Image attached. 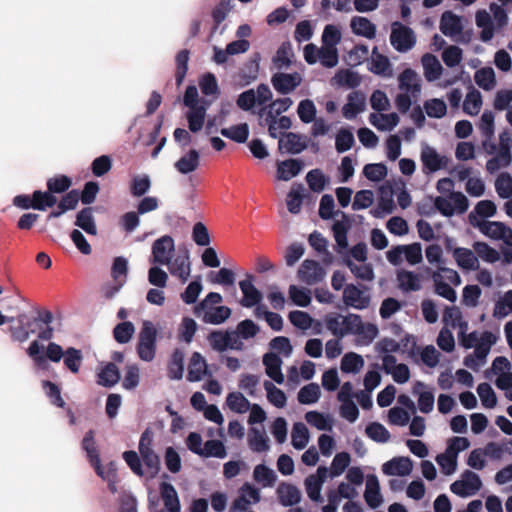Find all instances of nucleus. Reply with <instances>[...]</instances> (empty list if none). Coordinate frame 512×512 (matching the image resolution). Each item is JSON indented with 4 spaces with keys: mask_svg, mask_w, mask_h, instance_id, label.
I'll use <instances>...</instances> for the list:
<instances>
[{
    "mask_svg": "<svg viewBox=\"0 0 512 512\" xmlns=\"http://www.w3.org/2000/svg\"><path fill=\"white\" fill-rule=\"evenodd\" d=\"M442 320L445 327L458 328V339L463 348L474 349L464 358V365L475 371L484 366L492 346L497 342V337L490 331L467 333L468 323L456 306L446 307Z\"/></svg>",
    "mask_w": 512,
    "mask_h": 512,
    "instance_id": "f257e3e1",
    "label": "nucleus"
},
{
    "mask_svg": "<svg viewBox=\"0 0 512 512\" xmlns=\"http://www.w3.org/2000/svg\"><path fill=\"white\" fill-rule=\"evenodd\" d=\"M150 263L167 266L170 274L186 282L191 274L189 252L175 255V242L169 235L156 239L151 247Z\"/></svg>",
    "mask_w": 512,
    "mask_h": 512,
    "instance_id": "f03ea898",
    "label": "nucleus"
},
{
    "mask_svg": "<svg viewBox=\"0 0 512 512\" xmlns=\"http://www.w3.org/2000/svg\"><path fill=\"white\" fill-rule=\"evenodd\" d=\"M398 88L400 92L395 97V106L399 112L405 114L420 98L422 80L416 71L406 68L398 76Z\"/></svg>",
    "mask_w": 512,
    "mask_h": 512,
    "instance_id": "7ed1b4c3",
    "label": "nucleus"
},
{
    "mask_svg": "<svg viewBox=\"0 0 512 512\" xmlns=\"http://www.w3.org/2000/svg\"><path fill=\"white\" fill-rule=\"evenodd\" d=\"M476 26L480 29V39L490 41L495 33L501 31L508 24V14L502 5L492 3L489 11L479 10L475 15Z\"/></svg>",
    "mask_w": 512,
    "mask_h": 512,
    "instance_id": "20e7f679",
    "label": "nucleus"
},
{
    "mask_svg": "<svg viewBox=\"0 0 512 512\" xmlns=\"http://www.w3.org/2000/svg\"><path fill=\"white\" fill-rule=\"evenodd\" d=\"M223 298L217 292H210L197 305L194 306V315L204 323L219 325L224 323L231 316V309L220 305Z\"/></svg>",
    "mask_w": 512,
    "mask_h": 512,
    "instance_id": "39448f33",
    "label": "nucleus"
},
{
    "mask_svg": "<svg viewBox=\"0 0 512 512\" xmlns=\"http://www.w3.org/2000/svg\"><path fill=\"white\" fill-rule=\"evenodd\" d=\"M183 103L189 109L186 113L189 131L192 133L199 132L205 124L207 105L204 101L199 100L196 86L190 85L186 88Z\"/></svg>",
    "mask_w": 512,
    "mask_h": 512,
    "instance_id": "423d86ee",
    "label": "nucleus"
},
{
    "mask_svg": "<svg viewBox=\"0 0 512 512\" xmlns=\"http://www.w3.org/2000/svg\"><path fill=\"white\" fill-rule=\"evenodd\" d=\"M432 280L435 286V293L446 300L454 303L457 300L456 291L452 286L461 284V277L457 271L442 267L433 272Z\"/></svg>",
    "mask_w": 512,
    "mask_h": 512,
    "instance_id": "0eeeda50",
    "label": "nucleus"
},
{
    "mask_svg": "<svg viewBox=\"0 0 512 512\" xmlns=\"http://www.w3.org/2000/svg\"><path fill=\"white\" fill-rule=\"evenodd\" d=\"M157 330L152 322L144 321L138 336L137 353L141 360L151 362L156 354Z\"/></svg>",
    "mask_w": 512,
    "mask_h": 512,
    "instance_id": "6e6552de",
    "label": "nucleus"
},
{
    "mask_svg": "<svg viewBox=\"0 0 512 512\" xmlns=\"http://www.w3.org/2000/svg\"><path fill=\"white\" fill-rule=\"evenodd\" d=\"M434 206L443 216L450 217L466 212L469 203L467 197L461 192L437 196L434 200Z\"/></svg>",
    "mask_w": 512,
    "mask_h": 512,
    "instance_id": "1a4fd4ad",
    "label": "nucleus"
},
{
    "mask_svg": "<svg viewBox=\"0 0 512 512\" xmlns=\"http://www.w3.org/2000/svg\"><path fill=\"white\" fill-rule=\"evenodd\" d=\"M420 160L425 175L447 169L450 163L448 156L439 153L434 147L426 143L421 146Z\"/></svg>",
    "mask_w": 512,
    "mask_h": 512,
    "instance_id": "9d476101",
    "label": "nucleus"
},
{
    "mask_svg": "<svg viewBox=\"0 0 512 512\" xmlns=\"http://www.w3.org/2000/svg\"><path fill=\"white\" fill-rule=\"evenodd\" d=\"M473 213L470 214L471 223L478 227L481 233L493 239L500 240L507 246L512 247V229L502 222L481 220L477 223L472 221Z\"/></svg>",
    "mask_w": 512,
    "mask_h": 512,
    "instance_id": "9b49d317",
    "label": "nucleus"
},
{
    "mask_svg": "<svg viewBox=\"0 0 512 512\" xmlns=\"http://www.w3.org/2000/svg\"><path fill=\"white\" fill-rule=\"evenodd\" d=\"M390 43L396 51L406 53L415 46L416 36L411 28L395 22L391 27Z\"/></svg>",
    "mask_w": 512,
    "mask_h": 512,
    "instance_id": "f8f14e48",
    "label": "nucleus"
},
{
    "mask_svg": "<svg viewBox=\"0 0 512 512\" xmlns=\"http://www.w3.org/2000/svg\"><path fill=\"white\" fill-rule=\"evenodd\" d=\"M356 314L342 315L339 313H330L324 319L325 326L334 336L343 338L351 335L355 327Z\"/></svg>",
    "mask_w": 512,
    "mask_h": 512,
    "instance_id": "ddd939ff",
    "label": "nucleus"
},
{
    "mask_svg": "<svg viewBox=\"0 0 512 512\" xmlns=\"http://www.w3.org/2000/svg\"><path fill=\"white\" fill-rule=\"evenodd\" d=\"M482 487V481L478 474L470 470H465L458 480L450 486L452 493L460 497H470L479 492Z\"/></svg>",
    "mask_w": 512,
    "mask_h": 512,
    "instance_id": "4468645a",
    "label": "nucleus"
},
{
    "mask_svg": "<svg viewBox=\"0 0 512 512\" xmlns=\"http://www.w3.org/2000/svg\"><path fill=\"white\" fill-rule=\"evenodd\" d=\"M260 499V490L253 484L246 482L239 488L238 496L232 503L231 512H248L249 507L257 504Z\"/></svg>",
    "mask_w": 512,
    "mask_h": 512,
    "instance_id": "2eb2a0df",
    "label": "nucleus"
},
{
    "mask_svg": "<svg viewBox=\"0 0 512 512\" xmlns=\"http://www.w3.org/2000/svg\"><path fill=\"white\" fill-rule=\"evenodd\" d=\"M139 452L145 465L144 475L153 478L160 469V459L150 447V438L145 433L139 441Z\"/></svg>",
    "mask_w": 512,
    "mask_h": 512,
    "instance_id": "dca6fc26",
    "label": "nucleus"
},
{
    "mask_svg": "<svg viewBox=\"0 0 512 512\" xmlns=\"http://www.w3.org/2000/svg\"><path fill=\"white\" fill-rule=\"evenodd\" d=\"M326 275L327 272L320 263L310 259L304 260L297 271L298 279L307 285L322 282Z\"/></svg>",
    "mask_w": 512,
    "mask_h": 512,
    "instance_id": "f3484780",
    "label": "nucleus"
},
{
    "mask_svg": "<svg viewBox=\"0 0 512 512\" xmlns=\"http://www.w3.org/2000/svg\"><path fill=\"white\" fill-rule=\"evenodd\" d=\"M128 273V261L126 258L119 256L113 261L111 267V276L114 281V286L105 289V296L108 298L114 297L122 286L125 284Z\"/></svg>",
    "mask_w": 512,
    "mask_h": 512,
    "instance_id": "a211bd4d",
    "label": "nucleus"
},
{
    "mask_svg": "<svg viewBox=\"0 0 512 512\" xmlns=\"http://www.w3.org/2000/svg\"><path fill=\"white\" fill-rule=\"evenodd\" d=\"M382 369L397 384L407 383L411 376L409 367L404 363H398L395 356L382 357Z\"/></svg>",
    "mask_w": 512,
    "mask_h": 512,
    "instance_id": "6ab92c4d",
    "label": "nucleus"
},
{
    "mask_svg": "<svg viewBox=\"0 0 512 512\" xmlns=\"http://www.w3.org/2000/svg\"><path fill=\"white\" fill-rule=\"evenodd\" d=\"M369 293L353 284L347 285L343 290V301L351 308L357 310L366 309L370 305Z\"/></svg>",
    "mask_w": 512,
    "mask_h": 512,
    "instance_id": "aec40b11",
    "label": "nucleus"
},
{
    "mask_svg": "<svg viewBox=\"0 0 512 512\" xmlns=\"http://www.w3.org/2000/svg\"><path fill=\"white\" fill-rule=\"evenodd\" d=\"M327 478L328 468L325 466H320L317 468L315 474H311L305 479L306 493L312 501H322L321 490Z\"/></svg>",
    "mask_w": 512,
    "mask_h": 512,
    "instance_id": "412c9836",
    "label": "nucleus"
},
{
    "mask_svg": "<svg viewBox=\"0 0 512 512\" xmlns=\"http://www.w3.org/2000/svg\"><path fill=\"white\" fill-rule=\"evenodd\" d=\"M302 80V75L298 72H278L272 76L271 83L277 92L285 95L293 92L302 83Z\"/></svg>",
    "mask_w": 512,
    "mask_h": 512,
    "instance_id": "4be33fe9",
    "label": "nucleus"
},
{
    "mask_svg": "<svg viewBox=\"0 0 512 512\" xmlns=\"http://www.w3.org/2000/svg\"><path fill=\"white\" fill-rule=\"evenodd\" d=\"M378 327L373 323H365L361 317L356 314L355 327L351 335L355 336L357 345L368 346L377 337Z\"/></svg>",
    "mask_w": 512,
    "mask_h": 512,
    "instance_id": "5701e85b",
    "label": "nucleus"
},
{
    "mask_svg": "<svg viewBox=\"0 0 512 512\" xmlns=\"http://www.w3.org/2000/svg\"><path fill=\"white\" fill-rule=\"evenodd\" d=\"M239 288L243 294L240 301L241 305L246 308L254 307L262 301V293L254 285V277L247 275L245 279L239 282Z\"/></svg>",
    "mask_w": 512,
    "mask_h": 512,
    "instance_id": "b1692460",
    "label": "nucleus"
},
{
    "mask_svg": "<svg viewBox=\"0 0 512 512\" xmlns=\"http://www.w3.org/2000/svg\"><path fill=\"white\" fill-rule=\"evenodd\" d=\"M368 121L380 132H391L398 126L400 117L396 112L370 113Z\"/></svg>",
    "mask_w": 512,
    "mask_h": 512,
    "instance_id": "393cba45",
    "label": "nucleus"
},
{
    "mask_svg": "<svg viewBox=\"0 0 512 512\" xmlns=\"http://www.w3.org/2000/svg\"><path fill=\"white\" fill-rule=\"evenodd\" d=\"M281 152L299 154L307 147V138L296 133H284L278 142Z\"/></svg>",
    "mask_w": 512,
    "mask_h": 512,
    "instance_id": "a878e982",
    "label": "nucleus"
},
{
    "mask_svg": "<svg viewBox=\"0 0 512 512\" xmlns=\"http://www.w3.org/2000/svg\"><path fill=\"white\" fill-rule=\"evenodd\" d=\"M412 469L413 463L408 457H394L382 465V472L389 476H408Z\"/></svg>",
    "mask_w": 512,
    "mask_h": 512,
    "instance_id": "bb28decb",
    "label": "nucleus"
},
{
    "mask_svg": "<svg viewBox=\"0 0 512 512\" xmlns=\"http://www.w3.org/2000/svg\"><path fill=\"white\" fill-rule=\"evenodd\" d=\"M366 107V98L359 91L351 92L347 97V103L342 108L343 117L347 120L356 118Z\"/></svg>",
    "mask_w": 512,
    "mask_h": 512,
    "instance_id": "cd10ccee",
    "label": "nucleus"
},
{
    "mask_svg": "<svg viewBox=\"0 0 512 512\" xmlns=\"http://www.w3.org/2000/svg\"><path fill=\"white\" fill-rule=\"evenodd\" d=\"M462 29L461 17L450 11L443 13L440 21V30L445 36L455 39L461 34Z\"/></svg>",
    "mask_w": 512,
    "mask_h": 512,
    "instance_id": "c85d7f7f",
    "label": "nucleus"
},
{
    "mask_svg": "<svg viewBox=\"0 0 512 512\" xmlns=\"http://www.w3.org/2000/svg\"><path fill=\"white\" fill-rule=\"evenodd\" d=\"M398 287L403 292H415L422 288V276L419 273L401 269L397 272Z\"/></svg>",
    "mask_w": 512,
    "mask_h": 512,
    "instance_id": "c756f323",
    "label": "nucleus"
},
{
    "mask_svg": "<svg viewBox=\"0 0 512 512\" xmlns=\"http://www.w3.org/2000/svg\"><path fill=\"white\" fill-rule=\"evenodd\" d=\"M159 490L164 504V509L159 512H180V501L174 486L167 482H162Z\"/></svg>",
    "mask_w": 512,
    "mask_h": 512,
    "instance_id": "7c9ffc66",
    "label": "nucleus"
},
{
    "mask_svg": "<svg viewBox=\"0 0 512 512\" xmlns=\"http://www.w3.org/2000/svg\"><path fill=\"white\" fill-rule=\"evenodd\" d=\"M199 166L200 153L196 149H190L174 163V168L182 175L193 173Z\"/></svg>",
    "mask_w": 512,
    "mask_h": 512,
    "instance_id": "2f4dec72",
    "label": "nucleus"
},
{
    "mask_svg": "<svg viewBox=\"0 0 512 512\" xmlns=\"http://www.w3.org/2000/svg\"><path fill=\"white\" fill-rule=\"evenodd\" d=\"M279 502L284 507H291L301 501V491L294 485L282 482L276 489Z\"/></svg>",
    "mask_w": 512,
    "mask_h": 512,
    "instance_id": "473e14b6",
    "label": "nucleus"
},
{
    "mask_svg": "<svg viewBox=\"0 0 512 512\" xmlns=\"http://www.w3.org/2000/svg\"><path fill=\"white\" fill-rule=\"evenodd\" d=\"M369 70L377 75L385 78L393 76V69L389 59L378 53L377 49L374 48L369 61Z\"/></svg>",
    "mask_w": 512,
    "mask_h": 512,
    "instance_id": "72a5a7b5",
    "label": "nucleus"
},
{
    "mask_svg": "<svg viewBox=\"0 0 512 512\" xmlns=\"http://www.w3.org/2000/svg\"><path fill=\"white\" fill-rule=\"evenodd\" d=\"M424 77L428 82L438 80L443 72V67L438 58L430 53H426L421 58Z\"/></svg>",
    "mask_w": 512,
    "mask_h": 512,
    "instance_id": "f704fd0d",
    "label": "nucleus"
},
{
    "mask_svg": "<svg viewBox=\"0 0 512 512\" xmlns=\"http://www.w3.org/2000/svg\"><path fill=\"white\" fill-rule=\"evenodd\" d=\"M265 372L277 384L284 383L285 377L282 373V360L275 353H267L263 357Z\"/></svg>",
    "mask_w": 512,
    "mask_h": 512,
    "instance_id": "c9c22d12",
    "label": "nucleus"
},
{
    "mask_svg": "<svg viewBox=\"0 0 512 512\" xmlns=\"http://www.w3.org/2000/svg\"><path fill=\"white\" fill-rule=\"evenodd\" d=\"M364 499L372 509L378 508L383 502L379 481L375 475L367 476Z\"/></svg>",
    "mask_w": 512,
    "mask_h": 512,
    "instance_id": "e433bc0d",
    "label": "nucleus"
},
{
    "mask_svg": "<svg viewBox=\"0 0 512 512\" xmlns=\"http://www.w3.org/2000/svg\"><path fill=\"white\" fill-rule=\"evenodd\" d=\"M208 374V365L206 363V360L200 353L194 352L190 359L187 379L190 382H197Z\"/></svg>",
    "mask_w": 512,
    "mask_h": 512,
    "instance_id": "4c0bfd02",
    "label": "nucleus"
},
{
    "mask_svg": "<svg viewBox=\"0 0 512 512\" xmlns=\"http://www.w3.org/2000/svg\"><path fill=\"white\" fill-rule=\"evenodd\" d=\"M453 258L457 265L467 271L476 270L479 267L478 257L475 255V251L467 248H455L453 250Z\"/></svg>",
    "mask_w": 512,
    "mask_h": 512,
    "instance_id": "58836bf2",
    "label": "nucleus"
},
{
    "mask_svg": "<svg viewBox=\"0 0 512 512\" xmlns=\"http://www.w3.org/2000/svg\"><path fill=\"white\" fill-rule=\"evenodd\" d=\"M351 30L358 36L373 39L376 36V26L368 18L354 16L350 22Z\"/></svg>",
    "mask_w": 512,
    "mask_h": 512,
    "instance_id": "ea45409f",
    "label": "nucleus"
},
{
    "mask_svg": "<svg viewBox=\"0 0 512 512\" xmlns=\"http://www.w3.org/2000/svg\"><path fill=\"white\" fill-rule=\"evenodd\" d=\"M248 444L257 453L269 450V439L263 428L252 427L248 433Z\"/></svg>",
    "mask_w": 512,
    "mask_h": 512,
    "instance_id": "a19ab883",
    "label": "nucleus"
},
{
    "mask_svg": "<svg viewBox=\"0 0 512 512\" xmlns=\"http://www.w3.org/2000/svg\"><path fill=\"white\" fill-rule=\"evenodd\" d=\"M302 170V162L298 159L280 161L277 164V178L282 181H289L296 177Z\"/></svg>",
    "mask_w": 512,
    "mask_h": 512,
    "instance_id": "79ce46f5",
    "label": "nucleus"
},
{
    "mask_svg": "<svg viewBox=\"0 0 512 512\" xmlns=\"http://www.w3.org/2000/svg\"><path fill=\"white\" fill-rule=\"evenodd\" d=\"M52 319V314L48 311H44L39 313L38 317H36L31 324H28V326H35L34 329L39 331L38 337L40 339L50 340L53 337V328L50 326Z\"/></svg>",
    "mask_w": 512,
    "mask_h": 512,
    "instance_id": "37998d69",
    "label": "nucleus"
},
{
    "mask_svg": "<svg viewBox=\"0 0 512 512\" xmlns=\"http://www.w3.org/2000/svg\"><path fill=\"white\" fill-rule=\"evenodd\" d=\"M306 422L320 431H332L333 419L329 414L318 411H308L305 414Z\"/></svg>",
    "mask_w": 512,
    "mask_h": 512,
    "instance_id": "c03bdc74",
    "label": "nucleus"
},
{
    "mask_svg": "<svg viewBox=\"0 0 512 512\" xmlns=\"http://www.w3.org/2000/svg\"><path fill=\"white\" fill-rule=\"evenodd\" d=\"M364 364V359L360 354L348 352L342 357L340 368L343 373L357 374L362 370Z\"/></svg>",
    "mask_w": 512,
    "mask_h": 512,
    "instance_id": "a18cd8bd",
    "label": "nucleus"
},
{
    "mask_svg": "<svg viewBox=\"0 0 512 512\" xmlns=\"http://www.w3.org/2000/svg\"><path fill=\"white\" fill-rule=\"evenodd\" d=\"M310 440V433L306 425L302 422L293 424L291 431V444L297 450L304 449Z\"/></svg>",
    "mask_w": 512,
    "mask_h": 512,
    "instance_id": "49530a36",
    "label": "nucleus"
},
{
    "mask_svg": "<svg viewBox=\"0 0 512 512\" xmlns=\"http://www.w3.org/2000/svg\"><path fill=\"white\" fill-rule=\"evenodd\" d=\"M253 479L264 488L273 487L277 480V475L273 469L264 464H259L254 467Z\"/></svg>",
    "mask_w": 512,
    "mask_h": 512,
    "instance_id": "de8ad7c7",
    "label": "nucleus"
},
{
    "mask_svg": "<svg viewBox=\"0 0 512 512\" xmlns=\"http://www.w3.org/2000/svg\"><path fill=\"white\" fill-rule=\"evenodd\" d=\"M512 314V290L503 293L495 302L493 308V317L504 319Z\"/></svg>",
    "mask_w": 512,
    "mask_h": 512,
    "instance_id": "09e8293b",
    "label": "nucleus"
},
{
    "mask_svg": "<svg viewBox=\"0 0 512 512\" xmlns=\"http://www.w3.org/2000/svg\"><path fill=\"white\" fill-rule=\"evenodd\" d=\"M475 83L485 91H491L496 86V76L494 69L491 67H483L474 74Z\"/></svg>",
    "mask_w": 512,
    "mask_h": 512,
    "instance_id": "8fccbe9b",
    "label": "nucleus"
},
{
    "mask_svg": "<svg viewBox=\"0 0 512 512\" xmlns=\"http://www.w3.org/2000/svg\"><path fill=\"white\" fill-rule=\"evenodd\" d=\"M293 49L291 44L284 42L277 49L275 56L273 57V64L278 70L288 69L292 63Z\"/></svg>",
    "mask_w": 512,
    "mask_h": 512,
    "instance_id": "3c124183",
    "label": "nucleus"
},
{
    "mask_svg": "<svg viewBox=\"0 0 512 512\" xmlns=\"http://www.w3.org/2000/svg\"><path fill=\"white\" fill-rule=\"evenodd\" d=\"M361 83V78L358 73L350 70H339L332 78V84L337 86H345L348 88H355Z\"/></svg>",
    "mask_w": 512,
    "mask_h": 512,
    "instance_id": "603ef678",
    "label": "nucleus"
},
{
    "mask_svg": "<svg viewBox=\"0 0 512 512\" xmlns=\"http://www.w3.org/2000/svg\"><path fill=\"white\" fill-rule=\"evenodd\" d=\"M75 225L84 230L87 234L95 236L97 234V227L92 208H85L78 212Z\"/></svg>",
    "mask_w": 512,
    "mask_h": 512,
    "instance_id": "864d4df0",
    "label": "nucleus"
},
{
    "mask_svg": "<svg viewBox=\"0 0 512 512\" xmlns=\"http://www.w3.org/2000/svg\"><path fill=\"white\" fill-rule=\"evenodd\" d=\"M288 295L292 303L299 307L309 306L312 300L311 291L308 288L294 284L289 286Z\"/></svg>",
    "mask_w": 512,
    "mask_h": 512,
    "instance_id": "5fc2aeb1",
    "label": "nucleus"
},
{
    "mask_svg": "<svg viewBox=\"0 0 512 512\" xmlns=\"http://www.w3.org/2000/svg\"><path fill=\"white\" fill-rule=\"evenodd\" d=\"M120 372L114 363H107L98 372V383L103 386L111 387L118 383Z\"/></svg>",
    "mask_w": 512,
    "mask_h": 512,
    "instance_id": "6e6d98bb",
    "label": "nucleus"
},
{
    "mask_svg": "<svg viewBox=\"0 0 512 512\" xmlns=\"http://www.w3.org/2000/svg\"><path fill=\"white\" fill-rule=\"evenodd\" d=\"M292 104L293 101L289 97L279 98L272 101L262 109V113L266 115L265 121H268L270 117H278L283 112H286Z\"/></svg>",
    "mask_w": 512,
    "mask_h": 512,
    "instance_id": "4d7b16f0",
    "label": "nucleus"
},
{
    "mask_svg": "<svg viewBox=\"0 0 512 512\" xmlns=\"http://www.w3.org/2000/svg\"><path fill=\"white\" fill-rule=\"evenodd\" d=\"M351 462V456L347 452H339L337 453L332 462L330 469H328V477L331 479L338 477L344 473V471L348 468Z\"/></svg>",
    "mask_w": 512,
    "mask_h": 512,
    "instance_id": "13d9d810",
    "label": "nucleus"
},
{
    "mask_svg": "<svg viewBox=\"0 0 512 512\" xmlns=\"http://www.w3.org/2000/svg\"><path fill=\"white\" fill-rule=\"evenodd\" d=\"M321 397V390L318 384L310 383L303 386L297 395L299 403L304 405H311L318 402Z\"/></svg>",
    "mask_w": 512,
    "mask_h": 512,
    "instance_id": "bf43d9fd",
    "label": "nucleus"
},
{
    "mask_svg": "<svg viewBox=\"0 0 512 512\" xmlns=\"http://www.w3.org/2000/svg\"><path fill=\"white\" fill-rule=\"evenodd\" d=\"M226 404L230 410L239 414L249 411L251 405L249 400L240 392L229 393L226 398Z\"/></svg>",
    "mask_w": 512,
    "mask_h": 512,
    "instance_id": "052dcab7",
    "label": "nucleus"
},
{
    "mask_svg": "<svg viewBox=\"0 0 512 512\" xmlns=\"http://www.w3.org/2000/svg\"><path fill=\"white\" fill-rule=\"evenodd\" d=\"M264 389L267 394L268 401L276 408H284L287 404V397L284 391L277 388L272 382L265 381Z\"/></svg>",
    "mask_w": 512,
    "mask_h": 512,
    "instance_id": "680f3d73",
    "label": "nucleus"
},
{
    "mask_svg": "<svg viewBox=\"0 0 512 512\" xmlns=\"http://www.w3.org/2000/svg\"><path fill=\"white\" fill-rule=\"evenodd\" d=\"M220 133L237 143H244L249 137V127L246 123H242L229 128H222Z\"/></svg>",
    "mask_w": 512,
    "mask_h": 512,
    "instance_id": "e2e57ef3",
    "label": "nucleus"
},
{
    "mask_svg": "<svg viewBox=\"0 0 512 512\" xmlns=\"http://www.w3.org/2000/svg\"><path fill=\"white\" fill-rule=\"evenodd\" d=\"M511 163V153L507 148L499 149L497 154L489 159L486 163V168L490 173H495L501 168L509 166Z\"/></svg>",
    "mask_w": 512,
    "mask_h": 512,
    "instance_id": "0e129e2a",
    "label": "nucleus"
},
{
    "mask_svg": "<svg viewBox=\"0 0 512 512\" xmlns=\"http://www.w3.org/2000/svg\"><path fill=\"white\" fill-rule=\"evenodd\" d=\"M351 273L362 281H372L374 279V271L370 263L367 261L362 262H347L346 264Z\"/></svg>",
    "mask_w": 512,
    "mask_h": 512,
    "instance_id": "69168bd1",
    "label": "nucleus"
},
{
    "mask_svg": "<svg viewBox=\"0 0 512 512\" xmlns=\"http://www.w3.org/2000/svg\"><path fill=\"white\" fill-rule=\"evenodd\" d=\"M424 110L428 117L440 119L447 113V105L444 100L432 98L424 102Z\"/></svg>",
    "mask_w": 512,
    "mask_h": 512,
    "instance_id": "338daca9",
    "label": "nucleus"
},
{
    "mask_svg": "<svg viewBox=\"0 0 512 512\" xmlns=\"http://www.w3.org/2000/svg\"><path fill=\"white\" fill-rule=\"evenodd\" d=\"M355 143L354 135L350 129L341 128L335 136V149L338 153L350 150Z\"/></svg>",
    "mask_w": 512,
    "mask_h": 512,
    "instance_id": "774afa93",
    "label": "nucleus"
}]
</instances>
